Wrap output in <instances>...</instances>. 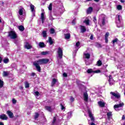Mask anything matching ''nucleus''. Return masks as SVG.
I'll return each instance as SVG.
<instances>
[{
  "label": "nucleus",
  "instance_id": "nucleus-9",
  "mask_svg": "<svg viewBox=\"0 0 125 125\" xmlns=\"http://www.w3.org/2000/svg\"><path fill=\"white\" fill-rule=\"evenodd\" d=\"M33 47V46H32L31 44L28 43V42H26L25 44L24 45V48L26 49H31Z\"/></svg>",
  "mask_w": 125,
  "mask_h": 125
},
{
  "label": "nucleus",
  "instance_id": "nucleus-15",
  "mask_svg": "<svg viewBox=\"0 0 125 125\" xmlns=\"http://www.w3.org/2000/svg\"><path fill=\"white\" fill-rule=\"evenodd\" d=\"M24 11V8H21L19 11V15L18 16L20 15H23V12Z\"/></svg>",
  "mask_w": 125,
  "mask_h": 125
},
{
  "label": "nucleus",
  "instance_id": "nucleus-34",
  "mask_svg": "<svg viewBox=\"0 0 125 125\" xmlns=\"http://www.w3.org/2000/svg\"><path fill=\"white\" fill-rule=\"evenodd\" d=\"M88 74H91V73H94V71L92 69H89L87 70Z\"/></svg>",
  "mask_w": 125,
  "mask_h": 125
},
{
  "label": "nucleus",
  "instance_id": "nucleus-54",
  "mask_svg": "<svg viewBox=\"0 0 125 125\" xmlns=\"http://www.w3.org/2000/svg\"><path fill=\"white\" fill-rule=\"evenodd\" d=\"M85 64L86 65H89V60H86L85 61Z\"/></svg>",
  "mask_w": 125,
  "mask_h": 125
},
{
  "label": "nucleus",
  "instance_id": "nucleus-33",
  "mask_svg": "<svg viewBox=\"0 0 125 125\" xmlns=\"http://www.w3.org/2000/svg\"><path fill=\"white\" fill-rule=\"evenodd\" d=\"M117 8L118 10H122V9H123V6L121 5H118L117 6Z\"/></svg>",
  "mask_w": 125,
  "mask_h": 125
},
{
  "label": "nucleus",
  "instance_id": "nucleus-35",
  "mask_svg": "<svg viewBox=\"0 0 125 125\" xmlns=\"http://www.w3.org/2000/svg\"><path fill=\"white\" fill-rule=\"evenodd\" d=\"M39 116L40 115H39V113H35V115L34 116L35 120H37L39 118Z\"/></svg>",
  "mask_w": 125,
  "mask_h": 125
},
{
  "label": "nucleus",
  "instance_id": "nucleus-31",
  "mask_svg": "<svg viewBox=\"0 0 125 125\" xmlns=\"http://www.w3.org/2000/svg\"><path fill=\"white\" fill-rule=\"evenodd\" d=\"M48 42L50 45L53 44V41H52L51 37H49Z\"/></svg>",
  "mask_w": 125,
  "mask_h": 125
},
{
  "label": "nucleus",
  "instance_id": "nucleus-16",
  "mask_svg": "<svg viewBox=\"0 0 125 125\" xmlns=\"http://www.w3.org/2000/svg\"><path fill=\"white\" fill-rule=\"evenodd\" d=\"M20 20V21H21V22H23V21H24V20H25V16L23 15H20V16H18Z\"/></svg>",
  "mask_w": 125,
  "mask_h": 125
},
{
  "label": "nucleus",
  "instance_id": "nucleus-26",
  "mask_svg": "<svg viewBox=\"0 0 125 125\" xmlns=\"http://www.w3.org/2000/svg\"><path fill=\"white\" fill-rule=\"evenodd\" d=\"M41 19H42V24H43V22H44V13H42L41 14Z\"/></svg>",
  "mask_w": 125,
  "mask_h": 125
},
{
  "label": "nucleus",
  "instance_id": "nucleus-52",
  "mask_svg": "<svg viewBox=\"0 0 125 125\" xmlns=\"http://www.w3.org/2000/svg\"><path fill=\"white\" fill-rule=\"evenodd\" d=\"M76 20H77L76 19H74L72 21V24L75 25L76 24Z\"/></svg>",
  "mask_w": 125,
  "mask_h": 125
},
{
  "label": "nucleus",
  "instance_id": "nucleus-4",
  "mask_svg": "<svg viewBox=\"0 0 125 125\" xmlns=\"http://www.w3.org/2000/svg\"><path fill=\"white\" fill-rule=\"evenodd\" d=\"M8 37H9L12 40H14L17 38V35H16L15 31H11L9 32Z\"/></svg>",
  "mask_w": 125,
  "mask_h": 125
},
{
  "label": "nucleus",
  "instance_id": "nucleus-41",
  "mask_svg": "<svg viewBox=\"0 0 125 125\" xmlns=\"http://www.w3.org/2000/svg\"><path fill=\"white\" fill-rule=\"evenodd\" d=\"M84 23H85V24L87 25H89V20L84 21Z\"/></svg>",
  "mask_w": 125,
  "mask_h": 125
},
{
  "label": "nucleus",
  "instance_id": "nucleus-43",
  "mask_svg": "<svg viewBox=\"0 0 125 125\" xmlns=\"http://www.w3.org/2000/svg\"><path fill=\"white\" fill-rule=\"evenodd\" d=\"M118 39H115V40L112 41V43L113 44H114L115 42H118Z\"/></svg>",
  "mask_w": 125,
  "mask_h": 125
},
{
  "label": "nucleus",
  "instance_id": "nucleus-25",
  "mask_svg": "<svg viewBox=\"0 0 125 125\" xmlns=\"http://www.w3.org/2000/svg\"><path fill=\"white\" fill-rule=\"evenodd\" d=\"M92 10H93V8H92V7H89L88 10H87V12L88 14H90V13L92 12Z\"/></svg>",
  "mask_w": 125,
  "mask_h": 125
},
{
  "label": "nucleus",
  "instance_id": "nucleus-39",
  "mask_svg": "<svg viewBox=\"0 0 125 125\" xmlns=\"http://www.w3.org/2000/svg\"><path fill=\"white\" fill-rule=\"evenodd\" d=\"M95 46H96V47H102L101 44L99 43H96Z\"/></svg>",
  "mask_w": 125,
  "mask_h": 125
},
{
  "label": "nucleus",
  "instance_id": "nucleus-29",
  "mask_svg": "<svg viewBox=\"0 0 125 125\" xmlns=\"http://www.w3.org/2000/svg\"><path fill=\"white\" fill-rule=\"evenodd\" d=\"M43 38H46L47 37V33H46V31H43L42 32Z\"/></svg>",
  "mask_w": 125,
  "mask_h": 125
},
{
  "label": "nucleus",
  "instance_id": "nucleus-44",
  "mask_svg": "<svg viewBox=\"0 0 125 125\" xmlns=\"http://www.w3.org/2000/svg\"><path fill=\"white\" fill-rule=\"evenodd\" d=\"M93 21L95 24H97V20L96 19V17H94L93 18Z\"/></svg>",
  "mask_w": 125,
  "mask_h": 125
},
{
  "label": "nucleus",
  "instance_id": "nucleus-18",
  "mask_svg": "<svg viewBox=\"0 0 125 125\" xmlns=\"http://www.w3.org/2000/svg\"><path fill=\"white\" fill-rule=\"evenodd\" d=\"M0 119L1 120H7V116L5 114H2L0 115Z\"/></svg>",
  "mask_w": 125,
  "mask_h": 125
},
{
  "label": "nucleus",
  "instance_id": "nucleus-49",
  "mask_svg": "<svg viewBox=\"0 0 125 125\" xmlns=\"http://www.w3.org/2000/svg\"><path fill=\"white\" fill-rule=\"evenodd\" d=\"M12 102L13 104H16V103L17 102V101H16L15 99H12Z\"/></svg>",
  "mask_w": 125,
  "mask_h": 125
},
{
  "label": "nucleus",
  "instance_id": "nucleus-46",
  "mask_svg": "<svg viewBox=\"0 0 125 125\" xmlns=\"http://www.w3.org/2000/svg\"><path fill=\"white\" fill-rule=\"evenodd\" d=\"M70 101L71 102H73V101H75V98H73V97H70Z\"/></svg>",
  "mask_w": 125,
  "mask_h": 125
},
{
  "label": "nucleus",
  "instance_id": "nucleus-19",
  "mask_svg": "<svg viewBox=\"0 0 125 125\" xmlns=\"http://www.w3.org/2000/svg\"><path fill=\"white\" fill-rule=\"evenodd\" d=\"M45 109L47 111H48V112H52V108H51V106H45Z\"/></svg>",
  "mask_w": 125,
  "mask_h": 125
},
{
  "label": "nucleus",
  "instance_id": "nucleus-55",
  "mask_svg": "<svg viewBox=\"0 0 125 125\" xmlns=\"http://www.w3.org/2000/svg\"><path fill=\"white\" fill-rule=\"evenodd\" d=\"M109 37V32H107L105 35V38H108Z\"/></svg>",
  "mask_w": 125,
  "mask_h": 125
},
{
  "label": "nucleus",
  "instance_id": "nucleus-1",
  "mask_svg": "<svg viewBox=\"0 0 125 125\" xmlns=\"http://www.w3.org/2000/svg\"><path fill=\"white\" fill-rule=\"evenodd\" d=\"M43 62L42 59H40L38 61H36L33 62V65L35 66L38 72H41V66L40 65H42Z\"/></svg>",
  "mask_w": 125,
  "mask_h": 125
},
{
  "label": "nucleus",
  "instance_id": "nucleus-13",
  "mask_svg": "<svg viewBox=\"0 0 125 125\" xmlns=\"http://www.w3.org/2000/svg\"><path fill=\"white\" fill-rule=\"evenodd\" d=\"M7 114L8 115V116H9V118H10V119H12V118H13V117H14L13 113H12L11 111H7Z\"/></svg>",
  "mask_w": 125,
  "mask_h": 125
},
{
  "label": "nucleus",
  "instance_id": "nucleus-8",
  "mask_svg": "<svg viewBox=\"0 0 125 125\" xmlns=\"http://www.w3.org/2000/svg\"><path fill=\"white\" fill-rule=\"evenodd\" d=\"M88 114L89 115V118L91 119V121L92 122H94V118L93 117V116L92 115V113H91V111H90V110L88 109Z\"/></svg>",
  "mask_w": 125,
  "mask_h": 125
},
{
  "label": "nucleus",
  "instance_id": "nucleus-36",
  "mask_svg": "<svg viewBox=\"0 0 125 125\" xmlns=\"http://www.w3.org/2000/svg\"><path fill=\"white\" fill-rule=\"evenodd\" d=\"M3 62L5 63V64H7L8 63L9 60L8 59H5L3 60Z\"/></svg>",
  "mask_w": 125,
  "mask_h": 125
},
{
  "label": "nucleus",
  "instance_id": "nucleus-58",
  "mask_svg": "<svg viewBox=\"0 0 125 125\" xmlns=\"http://www.w3.org/2000/svg\"><path fill=\"white\" fill-rule=\"evenodd\" d=\"M101 71L99 70H96L95 71H94V73H100Z\"/></svg>",
  "mask_w": 125,
  "mask_h": 125
},
{
  "label": "nucleus",
  "instance_id": "nucleus-40",
  "mask_svg": "<svg viewBox=\"0 0 125 125\" xmlns=\"http://www.w3.org/2000/svg\"><path fill=\"white\" fill-rule=\"evenodd\" d=\"M49 10H52V3H50L48 7Z\"/></svg>",
  "mask_w": 125,
  "mask_h": 125
},
{
  "label": "nucleus",
  "instance_id": "nucleus-63",
  "mask_svg": "<svg viewBox=\"0 0 125 125\" xmlns=\"http://www.w3.org/2000/svg\"><path fill=\"white\" fill-rule=\"evenodd\" d=\"M35 73L33 72V73H31V76H32V77H34V76H35Z\"/></svg>",
  "mask_w": 125,
  "mask_h": 125
},
{
  "label": "nucleus",
  "instance_id": "nucleus-10",
  "mask_svg": "<svg viewBox=\"0 0 125 125\" xmlns=\"http://www.w3.org/2000/svg\"><path fill=\"white\" fill-rule=\"evenodd\" d=\"M83 96L84 100L86 102H87V101H88V95L87 94V92L84 93Z\"/></svg>",
  "mask_w": 125,
  "mask_h": 125
},
{
  "label": "nucleus",
  "instance_id": "nucleus-28",
  "mask_svg": "<svg viewBox=\"0 0 125 125\" xmlns=\"http://www.w3.org/2000/svg\"><path fill=\"white\" fill-rule=\"evenodd\" d=\"M30 7L31 10V12H33V11H35V6L32 4H31L30 5Z\"/></svg>",
  "mask_w": 125,
  "mask_h": 125
},
{
  "label": "nucleus",
  "instance_id": "nucleus-59",
  "mask_svg": "<svg viewBox=\"0 0 125 125\" xmlns=\"http://www.w3.org/2000/svg\"><path fill=\"white\" fill-rule=\"evenodd\" d=\"M63 77H67L68 75H67V74L66 73H63Z\"/></svg>",
  "mask_w": 125,
  "mask_h": 125
},
{
  "label": "nucleus",
  "instance_id": "nucleus-56",
  "mask_svg": "<svg viewBox=\"0 0 125 125\" xmlns=\"http://www.w3.org/2000/svg\"><path fill=\"white\" fill-rule=\"evenodd\" d=\"M61 106L62 110H64L65 109V107H64V106L62 104H61Z\"/></svg>",
  "mask_w": 125,
  "mask_h": 125
},
{
  "label": "nucleus",
  "instance_id": "nucleus-14",
  "mask_svg": "<svg viewBox=\"0 0 125 125\" xmlns=\"http://www.w3.org/2000/svg\"><path fill=\"white\" fill-rule=\"evenodd\" d=\"M39 46L40 48H43V47H45V44L43 42H40L39 43Z\"/></svg>",
  "mask_w": 125,
  "mask_h": 125
},
{
  "label": "nucleus",
  "instance_id": "nucleus-45",
  "mask_svg": "<svg viewBox=\"0 0 125 125\" xmlns=\"http://www.w3.org/2000/svg\"><path fill=\"white\" fill-rule=\"evenodd\" d=\"M25 88H28V87H29V83H28L27 82L25 83Z\"/></svg>",
  "mask_w": 125,
  "mask_h": 125
},
{
  "label": "nucleus",
  "instance_id": "nucleus-2",
  "mask_svg": "<svg viewBox=\"0 0 125 125\" xmlns=\"http://www.w3.org/2000/svg\"><path fill=\"white\" fill-rule=\"evenodd\" d=\"M117 18H118V21H117V25L118 28H120L123 26V19L122 16L120 15H116Z\"/></svg>",
  "mask_w": 125,
  "mask_h": 125
},
{
  "label": "nucleus",
  "instance_id": "nucleus-12",
  "mask_svg": "<svg viewBox=\"0 0 125 125\" xmlns=\"http://www.w3.org/2000/svg\"><path fill=\"white\" fill-rule=\"evenodd\" d=\"M64 36L65 40H70L71 38V34L70 33L64 34Z\"/></svg>",
  "mask_w": 125,
  "mask_h": 125
},
{
  "label": "nucleus",
  "instance_id": "nucleus-23",
  "mask_svg": "<svg viewBox=\"0 0 125 125\" xmlns=\"http://www.w3.org/2000/svg\"><path fill=\"white\" fill-rule=\"evenodd\" d=\"M81 33H84L86 31V29L85 28V27L83 26H81Z\"/></svg>",
  "mask_w": 125,
  "mask_h": 125
},
{
  "label": "nucleus",
  "instance_id": "nucleus-21",
  "mask_svg": "<svg viewBox=\"0 0 125 125\" xmlns=\"http://www.w3.org/2000/svg\"><path fill=\"white\" fill-rule=\"evenodd\" d=\"M42 61L43 64H47L49 62V60L48 59H42Z\"/></svg>",
  "mask_w": 125,
  "mask_h": 125
},
{
  "label": "nucleus",
  "instance_id": "nucleus-24",
  "mask_svg": "<svg viewBox=\"0 0 125 125\" xmlns=\"http://www.w3.org/2000/svg\"><path fill=\"white\" fill-rule=\"evenodd\" d=\"M10 72L9 71H3V77H7L8 75H9Z\"/></svg>",
  "mask_w": 125,
  "mask_h": 125
},
{
  "label": "nucleus",
  "instance_id": "nucleus-30",
  "mask_svg": "<svg viewBox=\"0 0 125 125\" xmlns=\"http://www.w3.org/2000/svg\"><path fill=\"white\" fill-rule=\"evenodd\" d=\"M107 119H111V117H112V112H109L107 113Z\"/></svg>",
  "mask_w": 125,
  "mask_h": 125
},
{
  "label": "nucleus",
  "instance_id": "nucleus-50",
  "mask_svg": "<svg viewBox=\"0 0 125 125\" xmlns=\"http://www.w3.org/2000/svg\"><path fill=\"white\" fill-rule=\"evenodd\" d=\"M110 85H113L114 84V81H109Z\"/></svg>",
  "mask_w": 125,
  "mask_h": 125
},
{
  "label": "nucleus",
  "instance_id": "nucleus-53",
  "mask_svg": "<svg viewBox=\"0 0 125 125\" xmlns=\"http://www.w3.org/2000/svg\"><path fill=\"white\" fill-rule=\"evenodd\" d=\"M49 19H50V20H52H52H54V18H53V17H52V15L50 16Z\"/></svg>",
  "mask_w": 125,
  "mask_h": 125
},
{
  "label": "nucleus",
  "instance_id": "nucleus-11",
  "mask_svg": "<svg viewBox=\"0 0 125 125\" xmlns=\"http://www.w3.org/2000/svg\"><path fill=\"white\" fill-rule=\"evenodd\" d=\"M98 105H99V106L100 107H102V108H103V107H105V104H106L105 102H102V101L98 102Z\"/></svg>",
  "mask_w": 125,
  "mask_h": 125
},
{
  "label": "nucleus",
  "instance_id": "nucleus-37",
  "mask_svg": "<svg viewBox=\"0 0 125 125\" xmlns=\"http://www.w3.org/2000/svg\"><path fill=\"white\" fill-rule=\"evenodd\" d=\"M112 81H114V80L113 79V78L112 77V75H109L108 82H112Z\"/></svg>",
  "mask_w": 125,
  "mask_h": 125
},
{
  "label": "nucleus",
  "instance_id": "nucleus-47",
  "mask_svg": "<svg viewBox=\"0 0 125 125\" xmlns=\"http://www.w3.org/2000/svg\"><path fill=\"white\" fill-rule=\"evenodd\" d=\"M34 94L36 96H39V95H40V93L39 92V91H36L34 92Z\"/></svg>",
  "mask_w": 125,
  "mask_h": 125
},
{
  "label": "nucleus",
  "instance_id": "nucleus-22",
  "mask_svg": "<svg viewBox=\"0 0 125 125\" xmlns=\"http://www.w3.org/2000/svg\"><path fill=\"white\" fill-rule=\"evenodd\" d=\"M18 29L21 31V32H23L24 30H25V28H24V26L23 25H20L18 26Z\"/></svg>",
  "mask_w": 125,
  "mask_h": 125
},
{
  "label": "nucleus",
  "instance_id": "nucleus-27",
  "mask_svg": "<svg viewBox=\"0 0 125 125\" xmlns=\"http://www.w3.org/2000/svg\"><path fill=\"white\" fill-rule=\"evenodd\" d=\"M84 56L86 59H89L90 58V54L89 53L84 54Z\"/></svg>",
  "mask_w": 125,
  "mask_h": 125
},
{
  "label": "nucleus",
  "instance_id": "nucleus-51",
  "mask_svg": "<svg viewBox=\"0 0 125 125\" xmlns=\"http://www.w3.org/2000/svg\"><path fill=\"white\" fill-rule=\"evenodd\" d=\"M47 52H42V53H41V54L42 55H46V54H47Z\"/></svg>",
  "mask_w": 125,
  "mask_h": 125
},
{
  "label": "nucleus",
  "instance_id": "nucleus-64",
  "mask_svg": "<svg viewBox=\"0 0 125 125\" xmlns=\"http://www.w3.org/2000/svg\"><path fill=\"white\" fill-rule=\"evenodd\" d=\"M90 125H95V124H94L93 122H92Z\"/></svg>",
  "mask_w": 125,
  "mask_h": 125
},
{
  "label": "nucleus",
  "instance_id": "nucleus-3",
  "mask_svg": "<svg viewBox=\"0 0 125 125\" xmlns=\"http://www.w3.org/2000/svg\"><path fill=\"white\" fill-rule=\"evenodd\" d=\"M106 17L104 14L100 15L99 19V22L102 23L103 25H105L106 22Z\"/></svg>",
  "mask_w": 125,
  "mask_h": 125
},
{
  "label": "nucleus",
  "instance_id": "nucleus-48",
  "mask_svg": "<svg viewBox=\"0 0 125 125\" xmlns=\"http://www.w3.org/2000/svg\"><path fill=\"white\" fill-rule=\"evenodd\" d=\"M80 44H81V43L80 42H76V47H79L80 46Z\"/></svg>",
  "mask_w": 125,
  "mask_h": 125
},
{
  "label": "nucleus",
  "instance_id": "nucleus-57",
  "mask_svg": "<svg viewBox=\"0 0 125 125\" xmlns=\"http://www.w3.org/2000/svg\"><path fill=\"white\" fill-rule=\"evenodd\" d=\"M36 12L35 11H33V12H32V15L34 17H35V16H36V14L35 13Z\"/></svg>",
  "mask_w": 125,
  "mask_h": 125
},
{
  "label": "nucleus",
  "instance_id": "nucleus-6",
  "mask_svg": "<svg viewBox=\"0 0 125 125\" xmlns=\"http://www.w3.org/2000/svg\"><path fill=\"white\" fill-rule=\"evenodd\" d=\"M58 55L61 59H62L63 58V50H62V49H61V47L58 48Z\"/></svg>",
  "mask_w": 125,
  "mask_h": 125
},
{
  "label": "nucleus",
  "instance_id": "nucleus-62",
  "mask_svg": "<svg viewBox=\"0 0 125 125\" xmlns=\"http://www.w3.org/2000/svg\"><path fill=\"white\" fill-rule=\"evenodd\" d=\"M122 120H125V115H123Z\"/></svg>",
  "mask_w": 125,
  "mask_h": 125
},
{
  "label": "nucleus",
  "instance_id": "nucleus-5",
  "mask_svg": "<svg viewBox=\"0 0 125 125\" xmlns=\"http://www.w3.org/2000/svg\"><path fill=\"white\" fill-rule=\"evenodd\" d=\"M110 94L112 95L114 97H115V98H117V99H119V98H121V94H120L119 92L115 91V92H111Z\"/></svg>",
  "mask_w": 125,
  "mask_h": 125
},
{
  "label": "nucleus",
  "instance_id": "nucleus-7",
  "mask_svg": "<svg viewBox=\"0 0 125 125\" xmlns=\"http://www.w3.org/2000/svg\"><path fill=\"white\" fill-rule=\"evenodd\" d=\"M125 105V104L124 103H121L119 104H115L114 106V108L116 111H120L119 108H121V107H123Z\"/></svg>",
  "mask_w": 125,
  "mask_h": 125
},
{
  "label": "nucleus",
  "instance_id": "nucleus-38",
  "mask_svg": "<svg viewBox=\"0 0 125 125\" xmlns=\"http://www.w3.org/2000/svg\"><path fill=\"white\" fill-rule=\"evenodd\" d=\"M97 64L98 66H101L102 65V62L101 61L99 60L97 62Z\"/></svg>",
  "mask_w": 125,
  "mask_h": 125
},
{
  "label": "nucleus",
  "instance_id": "nucleus-61",
  "mask_svg": "<svg viewBox=\"0 0 125 125\" xmlns=\"http://www.w3.org/2000/svg\"><path fill=\"white\" fill-rule=\"evenodd\" d=\"M104 40L105 41V42H106V43L108 42V38H105Z\"/></svg>",
  "mask_w": 125,
  "mask_h": 125
},
{
  "label": "nucleus",
  "instance_id": "nucleus-17",
  "mask_svg": "<svg viewBox=\"0 0 125 125\" xmlns=\"http://www.w3.org/2000/svg\"><path fill=\"white\" fill-rule=\"evenodd\" d=\"M72 114H73V112H72V111H70L67 114L66 117H67V120H69V119H71V118H72Z\"/></svg>",
  "mask_w": 125,
  "mask_h": 125
},
{
  "label": "nucleus",
  "instance_id": "nucleus-20",
  "mask_svg": "<svg viewBox=\"0 0 125 125\" xmlns=\"http://www.w3.org/2000/svg\"><path fill=\"white\" fill-rule=\"evenodd\" d=\"M57 83V80L55 79H53L52 80V82H51V86H54V84H55Z\"/></svg>",
  "mask_w": 125,
  "mask_h": 125
},
{
  "label": "nucleus",
  "instance_id": "nucleus-32",
  "mask_svg": "<svg viewBox=\"0 0 125 125\" xmlns=\"http://www.w3.org/2000/svg\"><path fill=\"white\" fill-rule=\"evenodd\" d=\"M55 33V30L54 28H51L50 30V34H54Z\"/></svg>",
  "mask_w": 125,
  "mask_h": 125
},
{
  "label": "nucleus",
  "instance_id": "nucleus-60",
  "mask_svg": "<svg viewBox=\"0 0 125 125\" xmlns=\"http://www.w3.org/2000/svg\"><path fill=\"white\" fill-rule=\"evenodd\" d=\"M90 39L91 40H93V35H91V36H90Z\"/></svg>",
  "mask_w": 125,
  "mask_h": 125
},
{
  "label": "nucleus",
  "instance_id": "nucleus-42",
  "mask_svg": "<svg viewBox=\"0 0 125 125\" xmlns=\"http://www.w3.org/2000/svg\"><path fill=\"white\" fill-rule=\"evenodd\" d=\"M56 122V118L55 117H54L53 118V121H52V124L54 125V124H55V122Z\"/></svg>",
  "mask_w": 125,
  "mask_h": 125
}]
</instances>
